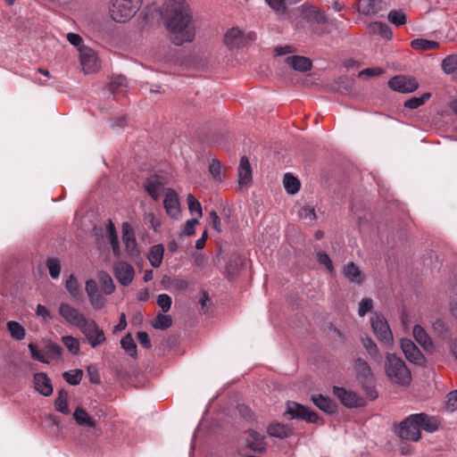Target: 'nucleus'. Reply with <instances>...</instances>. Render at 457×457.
I'll return each instance as SVG.
<instances>
[{
  "label": "nucleus",
  "instance_id": "1",
  "mask_svg": "<svg viewBox=\"0 0 457 457\" xmlns=\"http://www.w3.org/2000/svg\"><path fill=\"white\" fill-rule=\"evenodd\" d=\"M161 17L173 44L181 46L195 39V25L185 0H167L162 6Z\"/></svg>",
  "mask_w": 457,
  "mask_h": 457
},
{
  "label": "nucleus",
  "instance_id": "2",
  "mask_svg": "<svg viewBox=\"0 0 457 457\" xmlns=\"http://www.w3.org/2000/svg\"><path fill=\"white\" fill-rule=\"evenodd\" d=\"M384 369L392 384L406 386L411 381V370L404 361L395 353H386Z\"/></svg>",
  "mask_w": 457,
  "mask_h": 457
},
{
  "label": "nucleus",
  "instance_id": "3",
  "mask_svg": "<svg viewBox=\"0 0 457 457\" xmlns=\"http://www.w3.org/2000/svg\"><path fill=\"white\" fill-rule=\"evenodd\" d=\"M139 0H111L109 14L116 22L129 21L139 10Z\"/></svg>",
  "mask_w": 457,
  "mask_h": 457
},
{
  "label": "nucleus",
  "instance_id": "4",
  "mask_svg": "<svg viewBox=\"0 0 457 457\" xmlns=\"http://www.w3.org/2000/svg\"><path fill=\"white\" fill-rule=\"evenodd\" d=\"M353 368L357 374V377L361 380L365 389L367 391V395L370 400H374L378 397V394L372 386H368V384H371L374 380L373 373L368 362L363 359L358 358L353 362Z\"/></svg>",
  "mask_w": 457,
  "mask_h": 457
},
{
  "label": "nucleus",
  "instance_id": "5",
  "mask_svg": "<svg viewBox=\"0 0 457 457\" xmlns=\"http://www.w3.org/2000/svg\"><path fill=\"white\" fill-rule=\"evenodd\" d=\"M79 329L84 335L92 348H96L104 345L106 341L104 330L93 319L89 318Z\"/></svg>",
  "mask_w": 457,
  "mask_h": 457
},
{
  "label": "nucleus",
  "instance_id": "6",
  "mask_svg": "<svg viewBox=\"0 0 457 457\" xmlns=\"http://www.w3.org/2000/svg\"><path fill=\"white\" fill-rule=\"evenodd\" d=\"M370 323L373 332L378 339L386 345L393 344V334L386 320L383 315L375 312L370 318Z\"/></svg>",
  "mask_w": 457,
  "mask_h": 457
},
{
  "label": "nucleus",
  "instance_id": "7",
  "mask_svg": "<svg viewBox=\"0 0 457 457\" xmlns=\"http://www.w3.org/2000/svg\"><path fill=\"white\" fill-rule=\"evenodd\" d=\"M58 311L59 314L69 325L75 326L78 328H81L89 319L69 303H62Z\"/></svg>",
  "mask_w": 457,
  "mask_h": 457
},
{
  "label": "nucleus",
  "instance_id": "8",
  "mask_svg": "<svg viewBox=\"0 0 457 457\" xmlns=\"http://www.w3.org/2000/svg\"><path fill=\"white\" fill-rule=\"evenodd\" d=\"M418 414L410 415L400 424L399 436L405 440L418 441L420 437Z\"/></svg>",
  "mask_w": 457,
  "mask_h": 457
},
{
  "label": "nucleus",
  "instance_id": "9",
  "mask_svg": "<svg viewBox=\"0 0 457 457\" xmlns=\"http://www.w3.org/2000/svg\"><path fill=\"white\" fill-rule=\"evenodd\" d=\"M167 184L168 180L166 178L159 175H153L146 179L144 187L154 201H158L162 195H165V190L168 189L165 187Z\"/></svg>",
  "mask_w": 457,
  "mask_h": 457
},
{
  "label": "nucleus",
  "instance_id": "10",
  "mask_svg": "<svg viewBox=\"0 0 457 457\" xmlns=\"http://www.w3.org/2000/svg\"><path fill=\"white\" fill-rule=\"evenodd\" d=\"M112 271L118 282L124 287L130 285L135 278V269L124 261L115 262Z\"/></svg>",
  "mask_w": 457,
  "mask_h": 457
},
{
  "label": "nucleus",
  "instance_id": "11",
  "mask_svg": "<svg viewBox=\"0 0 457 457\" xmlns=\"http://www.w3.org/2000/svg\"><path fill=\"white\" fill-rule=\"evenodd\" d=\"M388 86L394 91L406 94L415 91L419 84L414 78L398 75L388 81Z\"/></svg>",
  "mask_w": 457,
  "mask_h": 457
},
{
  "label": "nucleus",
  "instance_id": "12",
  "mask_svg": "<svg viewBox=\"0 0 457 457\" xmlns=\"http://www.w3.org/2000/svg\"><path fill=\"white\" fill-rule=\"evenodd\" d=\"M80 64L85 74L96 71L99 69V62L96 54L87 46L79 48Z\"/></svg>",
  "mask_w": 457,
  "mask_h": 457
},
{
  "label": "nucleus",
  "instance_id": "13",
  "mask_svg": "<svg viewBox=\"0 0 457 457\" xmlns=\"http://www.w3.org/2000/svg\"><path fill=\"white\" fill-rule=\"evenodd\" d=\"M285 414L289 415L292 419L298 418L312 423L316 422L318 420V416L315 412L309 411V409L295 402H288L287 403Z\"/></svg>",
  "mask_w": 457,
  "mask_h": 457
},
{
  "label": "nucleus",
  "instance_id": "14",
  "mask_svg": "<svg viewBox=\"0 0 457 457\" xmlns=\"http://www.w3.org/2000/svg\"><path fill=\"white\" fill-rule=\"evenodd\" d=\"M122 242L129 257L135 258L139 256V250L134 230L128 222L122 224Z\"/></svg>",
  "mask_w": 457,
  "mask_h": 457
},
{
  "label": "nucleus",
  "instance_id": "15",
  "mask_svg": "<svg viewBox=\"0 0 457 457\" xmlns=\"http://www.w3.org/2000/svg\"><path fill=\"white\" fill-rule=\"evenodd\" d=\"M400 345L408 361L417 365L424 364V355L411 339L403 338Z\"/></svg>",
  "mask_w": 457,
  "mask_h": 457
},
{
  "label": "nucleus",
  "instance_id": "16",
  "mask_svg": "<svg viewBox=\"0 0 457 457\" xmlns=\"http://www.w3.org/2000/svg\"><path fill=\"white\" fill-rule=\"evenodd\" d=\"M334 394L338 400L348 408L361 406L364 404L362 398L358 396L354 392L348 391L344 387H334Z\"/></svg>",
  "mask_w": 457,
  "mask_h": 457
},
{
  "label": "nucleus",
  "instance_id": "17",
  "mask_svg": "<svg viewBox=\"0 0 457 457\" xmlns=\"http://www.w3.org/2000/svg\"><path fill=\"white\" fill-rule=\"evenodd\" d=\"M163 205L167 214L171 218H178L180 214V205L175 190L171 188L165 190Z\"/></svg>",
  "mask_w": 457,
  "mask_h": 457
},
{
  "label": "nucleus",
  "instance_id": "18",
  "mask_svg": "<svg viewBox=\"0 0 457 457\" xmlns=\"http://www.w3.org/2000/svg\"><path fill=\"white\" fill-rule=\"evenodd\" d=\"M244 43V32L238 28H231L224 35V44L230 49L239 48Z\"/></svg>",
  "mask_w": 457,
  "mask_h": 457
},
{
  "label": "nucleus",
  "instance_id": "19",
  "mask_svg": "<svg viewBox=\"0 0 457 457\" xmlns=\"http://www.w3.org/2000/svg\"><path fill=\"white\" fill-rule=\"evenodd\" d=\"M252 181V169L246 156H242L238 166V184L240 187H247Z\"/></svg>",
  "mask_w": 457,
  "mask_h": 457
},
{
  "label": "nucleus",
  "instance_id": "20",
  "mask_svg": "<svg viewBox=\"0 0 457 457\" xmlns=\"http://www.w3.org/2000/svg\"><path fill=\"white\" fill-rule=\"evenodd\" d=\"M35 389L44 396H49L53 393V386L50 378L45 373L34 375Z\"/></svg>",
  "mask_w": 457,
  "mask_h": 457
},
{
  "label": "nucleus",
  "instance_id": "21",
  "mask_svg": "<svg viewBox=\"0 0 457 457\" xmlns=\"http://www.w3.org/2000/svg\"><path fill=\"white\" fill-rule=\"evenodd\" d=\"M285 62L297 71L304 72L312 68V61L304 56L291 55L285 59Z\"/></svg>",
  "mask_w": 457,
  "mask_h": 457
},
{
  "label": "nucleus",
  "instance_id": "22",
  "mask_svg": "<svg viewBox=\"0 0 457 457\" xmlns=\"http://www.w3.org/2000/svg\"><path fill=\"white\" fill-rule=\"evenodd\" d=\"M343 274L351 283L361 284L364 281V275L354 262H349L345 265Z\"/></svg>",
  "mask_w": 457,
  "mask_h": 457
},
{
  "label": "nucleus",
  "instance_id": "23",
  "mask_svg": "<svg viewBox=\"0 0 457 457\" xmlns=\"http://www.w3.org/2000/svg\"><path fill=\"white\" fill-rule=\"evenodd\" d=\"M361 344L369 357L375 362L380 363L382 356L375 342L369 337H361Z\"/></svg>",
  "mask_w": 457,
  "mask_h": 457
},
{
  "label": "nucleus",
  "instance_id": "24",
  "mask_svg": "<svg viewBox=\"0 0 457 457\" xmlns=\"http://www.w3.org/2000/svg\"><path fill=\"white\" fill-rule=\"evenodd\" d=\"M412 335L415 340L425 349L433 347V342L428 333L420 325H415L412 329Z\"/></svg>",
  "mask_w": 457,
  "mask_h": 457
},
{
  "label": "nucleus",
  "instance_id": "25",
  "mask_svg": "<svg viewBox=\"0 0 457 457\" xmlns=\"http://www.w3.org/2000/svg\"><path fill=\"white\" fill-rule=\"evenodd\" d=\"M248 446L255 452H262L265 449L266 444L264 436L255 430H248Z\"/></svg>",
  "mask_w": 457,
  "mask_h": 457
},
{
  "label": "nucleus",
  "instance_id": "26",
  "mask_svg": "<svg viewBox=\"0 0 457 457\" xmlns=\"http://www.w3.org/2000/svg\"><path fill=\"white\" fill-rule=\"evenodd\" d=\"M312 400L319 409L325 412L332 413L336 410V404L328 397H325L321 395H313Z\"/></svg>",
  "mask_w": 457,
  "mask_h": 457
},
{
  "label": "nucleus",
  "instance_id": "27",
  "mask_svg": "<svg viewBox=\"0 0 457 457\" xmlns=\"http://www.w3.org/2000/svg\"><path fill=\"white\" fill-rule=\"evenodd\" d=\"M73 418L78 425L82 427L95 428L96 420L81 407H78L73 412Z\"/></svg>",
  "mask_w": 457,
  "mask_h": 457
},
{
  "label": "nucleus",
  "instance_id": "28",
  "mask_svg": "<svg viewBox=\"0 0 457 457\" xmlns=\"http://www.w3.org/2000/svg\"><path fill=\"white\" fill-rule=\"evenodd\" d=\"M418 420L420 421V429L428 432H434L438 428L439 422L435 417H430L425 413H418Z\"/></svg>",
  "mask_w": 457,
  "mask_h": 457
},
{
  "label": "nucleus",
  "instance_id": "29",
  "mask_svg": "<svg viewBox=\"0 0 457 457\" xmlns=\"http://www.w3.org/2000/svg\"><path fill=\"white\" fill-rule=\"evenodd\" d=\"M110 90L113 94H124L128 87V79L122 75L113 76L109 84Z\"/></svg>",
  "mask_w": 457,
  "mask_h": 457
},
{
  "label": "nucleus",
  "instance_id": "30",
  "mask_svg": "<svg viewBox=\"0 0 457 457\" xmlns=\"http://www.w3.org/2000/svg\"><path fill=\"white\" fill-rule=\"evenodd\" d=\"M164 247L162 245H155L150 248L148 253V260L151 265L154 268L161 266L163 259Z\"/></svg>",
  "mask_w": 457,
  "mask_h": 457
},
{
  "label": "nucleus",
  "instance_id": "31",
  "mask_svg": "<svg viewBox=\"0 0 457 457\" xmlns=\"http://www.w3.org/2000/svg\"><path fill=\"white\" fill-rule=\"evenodd\" d=\"M244 262V258L239 253H232L227 265L228 275L235 276L243 266Z\"/></svg>",
  "mask_w": 457,
  "mask_h": 457
},
{
  "label": "nucleus",
  "instance_id": "32",
  "mask_svg": "<svg viewBox=\"0 0 457 457\" xmlns=\"http://www.w3.org/2000/svg\"><path fill=\"white\" fill-rule=\"evenodd\" d=\"M268 433L270 436L278 438H286L291 435V429L286 425L280 423H274L269 426Z\"/></svg>",
  "mask_w": 457,
  "mask_h": 457
},
{
  "label": "nucleus",
  "instance_id": "33",
  "mask_svg": "<svg viewBox=\"0 0 457 457\" xmlns=\"http://www.w3.org/2000/svg\"><path fill=\"white\" fill-rule=\"evenodd\" d=\"M368 29L370 33L378 34L383 38L390 39L392 37V31L386 24L379 21L371 22Z\"/></svg>",
  "mask_w": 457,
  "mask_h": 457
},
{
  "label": "nucleus",
  "instance_id": "34",
  "mask_svg": "<svg viewBox=\"0 0 457 457\" xmlns=\"http://www.w3.org/2000/svg\"><path fill=\"white\" fill-rule=\"evenodd\" d=\"M7 329L11 337L18 341L24 339L26 336L25 328L17 321H8L6 324Z\"/></svg>",
  "mask_w": 457,
  "mask_h": 457
},
{
  "label": "nucleus",
  "instance_id": "35",
  "mask_svg": "<svg viewBox=\"0 0 457 457\" xmlns=\"http://www.w3.org/2000/svg\"><path fill=\"white\" fill-rule=\"evenodd\" d=\"M283 184L286 191L290 195H295L300 189V181L290 173L285 174Z\"/></svg>",
  "mask_w": 457,
  "mask_h": 457
},
{
  "label": "nucleus",
  "instance_id": "36",
  "mask_svg": "<svg viewBox=\"0 0 457 457\" xmlns=\"http://www.w3.org/2000/svg\"><path fill=\"white\" fill-rule=\"evenodd\" d=\"M411 46L416 50L427 51L438 47L439 44L433 40L417 38L411 42Z\"/></svg>",
  "mask_w": 457,
  "mask_h": 457
},
{
  "label": "nucleus",
  "instance_id": "37",
  "mask_svg": "<svg viewBox=\"0 0 457 457\" xmlns=\"http://www.w3.org/2000/svg\"><path fill=\"white\" fill-rule=\"evenodd\" d=\"M358 12L364 15H372L378 12L375 0H360L357 6Z\"/></svg>",
  "mask_w": 457,
  "mask_h": 457
},
{
  "label": "nucleus",
  "instance_id": "38",
  "mask_svg": "<svg viewBox=\"0 0 457 457\" xmlns=\"http://www.w3.org/2000/svg\"><path fill=\"white\" fill-rule=\"evenodd\" d=\"M54 405L56 411L62 413L68 414L70 412L68 406V393L66 391H59Z\"/></svg>",
  "mask_w": 457,
  "mask_h": 457
},
{
  "label": "nucleus",
  "instance_id": "39",
  "mask_svg": "<svg viewBox=\"0 0 457 457\" xmlns=\"http://www.w3.org/2000/svg\"><path fill=\"white\" fill-rule=\"evenodd\" d=\"M99 280L101 283V287H102L103 291L104 292V294L111 295L114 291V289H115L114 283L112 281V278H111V276L108 273L102 272L99 275Z\"/></svg>",
  "mask_w": 457,
  "mask_h": 457
},
{
  "label": "nucleus",
  "instance_id": "40",
  "mask_svg": "<svg viewBox=\"0 0 457 457\" xmlns=\"http://www.w3.org/2000/svg\"><path fill=\"white\" fill-rule=\"evenodd\" d=\"M172 324V320L170 315L166 314H158L156 318L153 320L152 326L154 328L164 330L170 328Z\"/></svg>",
  "mask_w": 457,
  "mask_h": 457
},
{
  "label": "nucleus",
  "instance_id": "41",
  "mask_svg": "<svg viewBox=\"0 0 457 457\" xmlns=\"http://www.w3.org/2000/svg\"><path fill=\"white\" fill-rule=\"evenodd\" d=\"M298 216L307 224H312L316 220L314 208L311 206H303L298 211Z\"/></svg>",
  "mask_w": 457,
  "mask_h": 457
},
{
  "label": "nucleus",
  "instance_id": "42",
  "mask_svg": "<svg viewBox=\"0 0 457 457\" xmlns=\"http://www.w3.org/2000/svg\"><path fill=\"white\" fill-rule=\"evenodd\" d=\"M62 342L69 352L77 355L79 353V341L72 336H64L62 337Z\"/></svg>",
  "mask_w": 457,
  "mask_h": 457
},
{
  "label": "nucleus",
  "instance_id": "43",
  "mask_svg": "<svg viewBox=\"0 0 457 457\" xmlns=\"http://www.w3.org/2000/svg\"><path fill=\"white\" fill-rule=\"evenodd\" d=\"M187 203L191 214L196 215L197 219L203 215L202 206L200 202L192 195L188 194Z\"/></svg>",
  "mask_w": 457,
  "mask_h": 457
},
{
  "label": "nucleus",
  "instance_id": "44",
  "mask_svg": "<svg viewBox=\"0 0 457 457\" xmlns=\"http://www.w3.org/2000/svg\"><path fill=\"white\" fill-rule=\"evenodd\" d=\"M442 68L447 74L457 71V54H452L445 57L442 62Z\"/></svg>",
  "mask_w": 457,
  "mask_h": 457
},
{
  "label": "nucleus",
  "instance_id": "45",
  "mask_svg": "<svg viewBox=\"0 0 457 457\" xmlns=\"http://www.w3.org/2000/svg\"><path fill=\"white\" fill-rule=\"evenodd\" d=\"M83 377L81 370H71L63 373V378L71 385H78L80 383Z\"/></svg>",
  "mask_w": 457,
  "mask_h": 457
},
{
  "label": "nucleus",
  "instance_id": "46",
  "mask_svg": "<svg viewBox=\"0 0 457 457\" xmlns=\"http://www.w3.org/2000/svg\"><path fill=\"white\" fill-rule=\"evenodd\" d=\"M46 267L52 278L56 279L60 276L61 263L57 258H49L46 261Z\"/></svg>",
  "mask_w": 457,
  "mask_h": 457
},
{
  "label": "nucleus",
  "instance_id": "47",
  "mask_svg": "<svg viewBox=\"0 0 457 457\" xmlns=\"http://www.w3.org/2000/svg\"><path fill=\"white\" fill-rule=\"evenodd\" d=\"M121 347L130 355L135 356L137 354V346L130 335H127L122 337L120 341Z\"/></svg>",
  "mask_w": 457,
  "mask_h": 457
},
{
  "label": "nucleus",
  "instance_id": "48",
  "mask_svg": "<svg viewBox=\"0 0 457 457\" xmlns=\"http://www.w3.org/2000/svg\"><path fill=\"white\" fill-rule=\"evenodd\" d=\"M430 97L429 93H424L420 97H411V99L407 100L404 104V106L409 109H416L422 105L428 98Z\"/></svg>",
  "mask_w": 457,
  "mask_h": 457
},
{
  "label": "nucleus",
  "instance_id": "49",
  "mask_svg": "<svg viewBox=\"0 0 457 457\" xmlns=\"http://www.w3.org/2000/svg\"><path fill=\"white\" fill-rule=\"evenodd\" d=\"M62 347L59 345L54 344V343H49L45 347V353H46V357L47 358V360L58 358L62 355Z\"/></svg>",
  "mask_w": 457,
  "mask_h": 457
},
{
  "label": "nucleus",
  "instance_id": "50",
  "mask_svg": "<svg viewBox=\"0 0 457 457\" xmlns=\"http://www.w3.org/2000/svg\"><path fill=\"white\" fill-rule=\"evenodd\" d=\"M388 21L396 25V26H401V25H403L405 22H406V16L405 14L401 12V11H391L389 13H388Z\"/></svg>",
  "mask_w": 457,
  "mask_h": 457
},
{
  "label": "nucleus",
  "instance_id": "51",
  "mask_svg": "<svg viewBox=\"0 0 457 457\" xmlns=\"http://www.w3.org/2000/svg\"><path fill=\"white\" fill-rule=\"evenodd\" d=\"M65 287L74 298H77L79 295V284L73 275H71L67 279Z\"/></svg>",
  "mask_w": 457,
  "mask_h": 457
},
{
  "label": "nucleus",
  "instance_id": "52",
  "mask_svg": "<svg viewBox=\"0 0 457 457\" xmlns=\"http://www.w3.org/2000/svg\"><path fill=\"white\" fill-rule=\"evenodd\" d=\"M172 300L171 297L167 294H161L157 298V304L162 310L163 312H167L171 307Z\"/></svg>",
  "mask_w": 457,
  "mask_h": 457
},
{
  "label": "nucleus",
  "instance_id": "53",
  "mask_svg": "<svg viewBox=\"0 0 457 457\" xmlns=\"http://www.w3.org/2000/svg\"><path fill=\"white\" fill-rule=\"evenodd\" d=\"M373 308V301L371 298H363L358 309V314L361 317H364L367 312H370Z\"/></svg>",
  "mask_w": 457,
  "mask_h": 457
},
{
  "label": "nucleus",
  "instance_id": "54",
  "mask_svg": "<svg viewBox=\"0 0 457 457\" xmlns=\"http://www.w3.org/2000/svg\"><path fill=\"white\" fill-rule=\"evenodd\" d=\"M317 260H318L319 263L321 264V265H324L326 267V269L330 273L333 272L334 268H333V265H332V262H331L329 256L326 253L319 252L317 253Z\"/></svg>",
  "mask_w": 457,
  "mask_h": 457
},
{
  "label": "nucleus",
  "instance_id": "55",
  "mask_svg": "<svg viewBox=\"0 0 457 457\" xmlns=\"http://www.w3.org/2000/svg\"><path fill=\"white\" fill-rule=\"evenodd\" d=\"M268 5L277 13H284L287 0H265Z\"/></svg>",
  "mask_w": 457,
  "mask_h": 457
},
{
  "label": "nucleus",
  "instance_id": "56",
  "mask_svg": "<svg viewBox=\"0 0 457 457\" xmlns=\"http://www.w3.org/2000/svg\"><path fill=\"white\" fill-rule=\"evenodd\" d=\"M28 347H29V350L30 352L32 359H34L36 361H38L40 362H43V363H47L48 362V360L46 357V353H41L40 352H38L37 349L36 348V346L33 344H29L28 345Z\"/></svg>",
  "mask_w": 457,
  "mask_h": 457
},
{
  "label": "nucleus",
  "instance_id": "57",
  "mask_svg": "<svg viewBox=\"0 0 457 457\" xmlns=\"http://www.w3.org/2000/svg\"><path fill=\"white\" fill-rule=\"evenodd\" d=\"M220 162L216 159H213L209 166L210 173L217 180L220 179Z\"/></svg>",
  "mask_w": 457,
  "mask_h": 457
},
{
  "label": "nucleus",
  "instance_id": "58",
  "mask_svg": "<svg viewBox=\"0 0 457 457\" xmlns=\"http://www.w3.org/2000/svg\"><path fill=\"white\" fill-rule=\"evenodd\" d=\"M88 297L91 304L95 309H101L104 306L105 301L104 296L100 293L89 295Z\"/></svg>",
  "mask_w": 457,
  "mask_h": 457
},
{
  "label": "nucleus",
  "instance_id": "59",
  "mask_svg": "<svg viewBox=\"0 0 457 457\" xmlns=\"http://www.w3.org/2000/svg\"><path fill=\"white\" fill-rule=\"evenodd\" d=\"M209 222L216 231H221V221L215 211L210 212Z\"/></svg>",
  "mask_w": 457,
  "mask_h": 457
},
{
  "label": "nucleus",
  "instance_id": "60",
  "mask_svg": "<svg viewBox=\"0 0 457 457\" xmlns=\"http://www.w3.org/2000/svg\"><path fill=\"white\" fill-rule=\"evenodd\" d=\"M198 222L199 221L197 218L187 220L184 226L183 234L187 236H192L195 233V227L196 224H198Z\"/></svg>",
  "mask_w": 457,
  "mask_h": 457
},
{
  "label": "nucleus",
  "instance_id": "61",
  "mask_svg": "<svg viewBox=\"0 0 457 457\" xmlns=\"http://www.w3.org/2000/svg\"><path fill=\"white\" fill-rule=\"evenodd\" d=\"M66 37L71 45L79 47V49L84 46L82 45V37L76 33H68Z\"/></svg>",
  "mask_w": 457,
  "mask_h": 457
},
{
  "label": "nucleus",
  "instance_id": "62",
  "mask_svg": "<svg viewBox=\"0 0 457 457\" xmlns=\"http://www.w3.org/2000/svg\"><path fill=\"white\" fill-rule=\"evenodd\" d=\"M37 315L40 318H42L44 320H49L52 319V316L49 312V311L46 309V306L42 304H37V310H36Z\"/></svg>",
  "mask_w": 457,
  "mask_h": 457
},
{
  "label": "nucleus",
  "instance_id": "63",
  "mask_svg": "<svg viewBox=\"0 0 457 457\" xmlns=\"http://www.w3.org/2000/svg\"><path fill=\"white\" fill-rule=\"evenodd\" d=\"M137 337L142 346H144L145 348L151 347L150 338L146 332H144V331L138 332L137 335Z\"/></svg>",
  "mask_w": 457,
  "mask_h": 457
},
{
  "label": "nucleus",
  "instance_id": "64",
  "mask_svg": "<svg viewBox=\"0 0 457 457\" xmlns=\"http://www.w3.org/2000/svg\"><path fill=\"white\" fill-rule=\"evenodd\" d=\"M447 406L451 410L457 408V390L452 391L447 395Z\"/></svg>",
  "mask_w": 457,
  "mask_h": 457
}]
</instances>
